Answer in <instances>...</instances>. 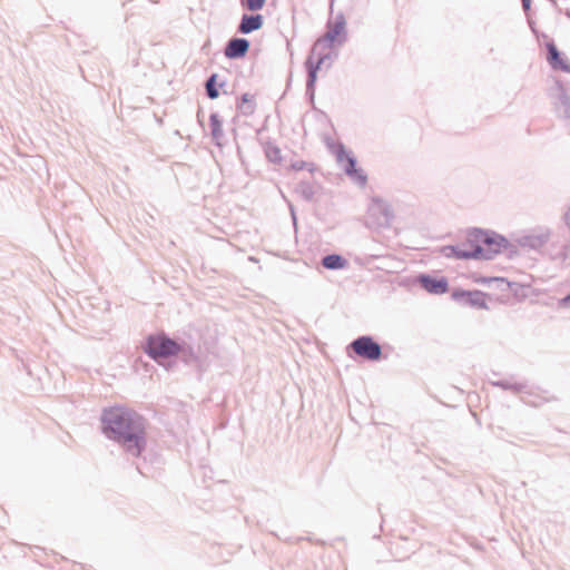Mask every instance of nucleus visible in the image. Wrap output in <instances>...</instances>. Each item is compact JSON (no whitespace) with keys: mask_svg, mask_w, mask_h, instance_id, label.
<instances>
[{"mask_svg":"<svg viewBox=\"0 0 570 570\" xmlns=\"http://www.w3.org/2000/svg\"><path fill=\"white\" fill-rule=\"evenodd\" d=\"M490 384L504 391H511L513 394L527 392L528 389V384L525 382H511L510 380L505 379L490 381Z\"/></svg>","mask_w":570,"mask_h":570,"instance_id":"nucleus-20","label":"nucleus"},{"mask_svg":"<svg viewBox=\"0 0 570 570\" xmlns=\"http://www.w3.org/2000/svg\"><path fill=\"white\" fill-rule=\"evenodd\" d=\"M374 202L377 204V210L383 217V220L379 222L380 226H390L394 215L391 206L386 203H384L382 199L376 198Z\"/></svg>","mask_w":570,"mask_h":570,"instance_id":"nucleus-24","label":"nucleus"},{"mask_svg":"<svg viewBox=\"0 0 570 570\" xmlns=\"http://www.w3.org/2000/svg\"><path fill=\"white\" fill-rule=\"evenodd\" d=\"M218 79L219 75L213 72L207 77V79L204 82L205 94L207 98L210 100L217 99L220 95V92L218 91Z\"/></svg>","mask_w":570,"mask_h":570,"instance_id":"nucleus-21","label":"nucleus"},{"mask_svg":"<svg viewBox=\"0 0 570 570\" xmlns=\"http://www.w3.org/2000/svg\"><path fill=\"white\" fill-rule=\"evenodd\" d=\"M521 3H522L523 11L525 13H528L531 10L532 0L531 1H524V2H521Z\"/></svg>","mask_w":570,"mask_h":570,"instance_id":"nucleus-32","label":"nucleus"},{"mask_svg":"<svg viewBox=\"0 0 570 570\" xmlns=\"http://www.w3.org/2000/svg\"><path fill=\"white\" fill-rule=\"evenodd\" d=\"M503 252H507L508 257L512 258L518 254V248L515 245L511 244V246H508L507 248H503Z\"/></svg>","mask_w":570,"mask_h":570,"instance_id":"nucleus-31","label":"nucleus"},{"mask_svg":"<svg viewBox=\"0 0 570 570\" xmlns=\"http://www.w3.org/2000/svg\"><path fill=\"white\" fill-rule=\"evenodd\" d=\"M331 58H332L331 52L320 53V55L317 56V59H314V58H313V63H314L317 68H322V66H323L327 60H331Z\"/></svg>","mask_w":570,"mask_h":570,"instance_id":"nucleus-29","label":"nucleus"},{"mask_svg":"<svg viewBox=\"0 0 570 570\" xmlns=\"http://www.w3.org/2000/svg\"><path fill=\"white\" fill-rule=\"evenodd\" d=\"M558 307L559 308H568L570 307V292L563 296L562 298H560L558 301Z\"/></svg>","mask_w":570,"mask_h":570,"instance_id":"nucleus-30","label":"nucleus"},{"mask_svg":"<svg viewBox=\"0 0 570 570\" xmlns=\"http://www.w3.org/2000/svg\"><path fill=\"white\" fill-rule=\"evenodd\" d=\"M417 284L428 293L441 295L449 291V281L445 276H435L428 273L419 274Z\"/></svg>","mask_w":570,"mask_h":570,"instance_id":"nucleus-8","label":"nucleus"},{"mask_svg":"<svg viewBox=\"0 0 570 570\" xmlns=\"http://www.w3.org/2000/svg\"><path fill=\"white\" fill-rule=\"evenodd\" d=\"M552 4H557L556 0H549Z\"/></svg>","mask_w":570,"mask_h":570,"instance_id":"nucleus-41","label":"nucleus"},{"mask_svg":"<svg viewBox=\"0 0 570 570\" xmlns=\"http://www.w3.org/2000/svg\"><path fill=\"white\" fill-rule=\"evenodd\" d=\"M551 230L549 228H540L539 233L523 235L518 239L521 247L538 250L542 248L550 239Z\"/></svg>","mask_w":570,"mask_h":570,"instance_id":"nucleus-11","label":"nucleus"},{"mask_svg":"<svg viewBox=\"0 0 570 570\" xmlns=\"http://www.w3.org/2000/svg\"><path fill=\"white\" fill-rule=\"evenodd\" d=\"M440 254L446 258H454L458 261H471L473 252L470 248H463L461 245H444L439 249Z\"/></svg>","mask_w":570,"mask_h":570,"instance_id":"nucleus-17","label":"nucleus"},{"mask_svg":"<svg viewBox=\"0 0 570 570\" xmlns=\"http://www.w3.org/2000/svg\"><path fill=\"white\" fill-rule=\"evenodd\" d=\"M200 112H202V110L199 109V110H198V112H197V119H198V121L203 125V122H202V120H200Z\"/></svg>","mask_w":570,"mask_h":570,"instance_id":"nucleus-37","label":"nucleus"},{"mask_svg":"<svg viewBox=\"0 0 570 570\" xmlns=\"http://www.w3.org/2000/svg\"><path fill=\"white\" fill-rule=\"evenodd\" d=\"M291 168L295 171L302 170V169H308V171L313 173L315 169L314 163H306L304 160H296L292 163Z\"/></svg>","mask_w":570,"mask_h":570,"instance_id":"nucleus-27","label":"nucleus"},{"mask_svg":"<svg viewBox=\"0 0 570 570\" xmlns=\"http://www.w3.org/2000/svg\"><path fill=\"white\" fill-rule=\"evenodd\" d=\"M530 27H531V30L533 31V33L538 36L537 29L534 28L533 23H530Z\"/></svg>","mask_w":570,"mask_h":570,"instance_id":"nucleus-36","label":"nucleus"},{"mask_svg":"<svg viewBox=\"0 0 570 570\" xmlns=\"http://www.w3.org/2000/svg\"><path fill=\"white\" fill-rule=\"evenodd\" d=\"M331 153L335 155L336 163L341 166L344 174L361 188L367 185V174L358 166L355 155L341 141L327 142Z\"/></svg>","mask_w":570,"mask_h":570,"instance_id":"nucleus-4","label":"nucleus"},{"mask_svg":"<svg viewBox=\"0 0 570 570\" xmlns=\"http://www.w3.org/2000/svg\"><path fill=\"white\" fill-rule=\"evenodd\" d=\"M346 352L352 358L360 357L368 362L386 358L383 355L382 345L372 335L357 336L347 345Z\"/></svg>","mask_w":570,"mask_h":570,"instance_id":"nucleus-5","label":"nucleus"},{"mask_svg":"<svg viewBox=\"0 0 570 570\" xmlns=\"http://www.w3.org/2000/svg\"><path fill=\"white\" fill-rule=\"evenodd\" d=\"M264 26V16L257 11L254 13H243L237 26V32L240 35H249Z\"/></svg>","mask_w":570,"mask_h":570,"instance_id":"nucleus-12","label":"nucleus"},{"mask_svg":"<svg viewBox=\"0 0 570 570\" xmlns=\"http://www.w3.org/2000/svg\"><path fill=\"white\" fill-rule=\"evenodd\" d=\"M226 83H227V82H226V80H220V81L218 80V90H219V89H224V87L226 86Z\"/></svg>","mask_w":570,"mask_h":570,"instance_id":"nucleus-34","label":"nucleus"},{"mask_svg":"<svg viewBox=\"0 0 570 570\" xmlns=\"http://www.w3.org/2000/svg\"><path fill=\"white\" fill-rule=\"evenodd\" d=\"M564 14H566V17H567V18H569V19H570V10H569V9H568V10H566Z\"/></svg>","mask_w":570,"mask_h":570,"instance_id":"nucleus-38","label":"nucleus"},{"mask_svg":"<svg viewBox=\"0 0 570 570\" xmlns=\"http://www.w3.org/2000/svg\"><path fill=\"white\" fill-rule=\"evenodd\" d=\"M489 295L480 289H463L454 288L451 293V297L454 302L470 306L478 309H489L487 297Z\"/></svg>","mask_w":570,"mask_h":570,"instance_id":"nucleus-7","label":"nucleus"},{"mask_svg":"<svg viewBox=\"0 0 570 570\" xmlns=\"http://www.w3.org/2000/svg\"><path fill=\"white\" fill-rule=\"evenodd\" d=\"M137 471H138L140 474H142V475H144V472H142V470H141V468H140L139 465H137Z\"/></svg>","mask_w":570,"mask_h":570,"instance_id":"nucleus-39","label":"nucleus"},{"mask_svg":"<svg viewBox=\"0 0 570 570\" xmlns=\"http://www.w3.org/2000/svg\"><path fill=\"white\" fill-rule=\"evenodd\" d=\"M178 338H173L165 332L149 334L141 344L142 351L157 364L166 366V361L174 357L178 350Z\"/></svg>","mask_w":570,"mask_h":570,"instance_id":"nucleus-3","label":"nucleus"},{"mask_svg":"<svg viewBox=\"0 0 570 570\" xmlns=\"http://www.w3.org/2000/svg\"><path fill=\"white\" fill-rule=\"evenodd\" d=\"M209 127H210V136L213 144L222 148L224 146V130H223V120L218 112H212L209 116Z\"/></svg>","mask_w":570,"mask_h":570,"instance_id":"nucleus-16","label":"nucleus"},{"mask_svg":"<svg viewBox=\"0 0 570 570\" xmlns=\"http://www.w3.org/2000/svg\"><path fill=\"white\" fill-rule=\"evenodd\" d=\"M546 59L551 69L570 73V63L568 62L564 53L558 49L553 40L546 42Z\"/></svg>","mask_w":570,"mask_h":570,"instance_id":"nucleus-9","label":"nucleus"},{"mask_svg":"<svg viewBox=\"0 0 570 570\" xmlns=\"http://www.w3.org/2000/svg\"><path fill=\"white\" fill-rule=\"evenodd\" d=\"M335 0H330V13H333Z\"/></svg>","mask_w":570,"mask_h":570,"instance_id":"nucleus-35","label":"nucleus"},{"mask_svg":"<svg viewBox=\"0 0 570 570\" xmlns=\"http://www.w3.org/2000/svg\"><path fill=\"white\" fill-rule=\"evenodd\" d=\"M239 3L244 10L256 12L264 8L266 0H239Z\"/></svg>","mask_w":570,"mask_h":570,"instance_id":"nucleus-26","label":"nucleus"},{"mask_svg":"<svg viewBox=\"0 0 570 570\" xmlns=\"http://www.w3.org/2000/svg\"><path fill=\"white\" fill-rule=\"evenodd\" d=\"M347 41L346 19L343 12H338L334 21L328 20L326 23V32L322 39L315 43L324 42L330 49L342 46Z\"/></svg>","mask_w":570,"mask_h":570,"instance_id":"nucleus-6","label":"nucleus"},{"mask_svg":"<svg viewBox=\"0 0 570 570\" xmlns=\"http://www.w3.org/2000/svg\"><path fill=\"white\" fill-rule=\"evenodd\" d=\"M289 209H291V216L293 219V224L296 225L297 218H296L294 206L292 204H289Z\"/></svg>","mask_w":570,"mask_h":570,"instance_id":"nucleus-33","label":"nucleus"},{"mask_svg":"<svg viewBox=\"0 0 570 570\" xmlns=\"http://www.w3.org/2000/svg\"><path fill=\"white\" fill-rule=\"evenodd\" d=\"M322 266L328 271H340L348 266V261L341 254L331 253L322 257Z\"/></svg>","mask_w":570,"mask_h":570,"instance_id":"nucleus-18","label":"nucleus"},{"mask_svg":"<svg viewBox=\"0 0 570 570\" xmlns=\"http://www.w3.org/2000/svg\"><path fill=\"white\" fill-rule=\"evenodd\" d=\"M100 432L109 441L134 458H140L147 449L148 420L134 409L116 404L100 413Z\"/></svg>","mask_w":570,"mask_h":570,"instance_id":"nucleus-1","label":"nucleus"},{"mask_svg":"<svg viewBox=\"0 0 570 570\" xmlns=\"http://www.w3.org/2000/svg\"><path fill=\"white\" fill-rule=\"evenodd\" d=\"M305 97H306V100L309 102V105L316 112H318L323 117H326L325 112H323L322 110H318L315 106V90L305 89Z\"/></svg>","mask_w":570,"mask_h":570,"instance_id":"nucleus-28","label":"nucleus"},{"mask_svg":"<svg viewBox=\"0 0 570 570\" xmlns=\"http://www.w3.org/2000/svg\"><path fill=\"white\" fill-rule=\"evenodd\" d=\"M208 43H209V41H207V42L203 46V49L208 48Z\"/></svg>","mask_w":570,"mask_h":570,"instance_id":"nucleus-40","label":"nucleus"},{"mask_svg":"<svg viewBox=\"0 0 570 570\" xmlns=\"http://www.w3.org/2000/svg\"><path fill=\"white\" fill-rule=\"evenodd\" d=\"M255 97L249 92H244L237 100L236 108L245 117L252 116L256 110Z\"/></svg>","mask_w":570,"mask_h":570,"instance_id":"nucleus-19","label":"nucleus"},{"mask_svg":"<svg viewBox=\"0 0 570 570\" xmlns=\"http://www.w3.org/2000/svg\"><path fill=\"white\" fill-rule=\"evenodd\" d=\"M474 282L478 284L487 285V286H491V284H495L497 287L502 291L508 289L512 285H514V283H511L507 278L499 277V276H491V277L479 276V277L474 278Z\"/></svg>","mask_w":570,"mask_h":570,"instance_id":"nucleus-22","label":"nucleus"},{"mask_svg":"<svg viewBox=\"0 0 570 570\" xmlns=\"http://www.w3.org/2000/svg\"><path fill=\"white\" fill-rule=\"evenodd\" d=\"M250 48V41L242 37L230 38L224 48V55L227 59L237 60L246 57Z\"/></svg>","mask_w":570,"mask_h":570,"instance_id":"nucleus-10","label":"nucleus"},{"mask_svg":"<svg viewBox=\"0 0 570 570\" xmlns=\"http://www.w3.org/2000/svg\"><path fill=\"white\" fill-rule=\"evenodd\" d=\"M295 193L305 202H313L316 194L315 186L311 181L302 180L295 187Z\"/></svg>","mask_w":570,"mask_h":570,"instance_id":"nucleus-23","label":"nucleus"},{"mask_svg":"<svg viewBox=\"0 0 570 570\" xmlns=\"http://www.w3.org/2000/svg\"><path fill=\"white\" fill-rule=\"evenodd\" d=\"M264 154H265L266 159L269 163H273V164L282 163L283 158H282L281 149L278 148V146H276L274 142H272L269 140L264 145Z\"/></svg>","mask_w":570,"mask_h":570,"instance_id":"nucleus-25","label":"nucleus"},{"mask_svg":"<svg viewBox=\"0 0 570 570\" xmlns=\"http://www.w3.org/2000/svg\"><path fill=\"white\" fill-rule=\"evenodd\" d=\"M462 246H469L473 252L474 261H491L503 253V248L511 246L510 240L495 230L481 227H469L465 230V240Z\"/></svg>","mask_w":570,"mask_h":570,"instance_id":"nucleus-2","label":"nucleus"},{"mask_svg":"<svg viewBox=\"0 0 570 570\" xmlns=\"http://www.w3.org/2000/svg\"><path fill=\"white\" fill-rule=\"evenodd\" d=\"M178 352L174 357L179 358L186 365L198 363V353L195 346L185 340L178 338Z\"/></svg>","mask_w":570,"mask_h":570,"instance_id":"nucleus-15","label":"nucleus"},{"mask_svg":"<svg viewBox=\"0 0 570 570\" xmlns=\"http://www.w3.org/2000/svg\"><path fill=\"white\" fill-rule=\"evenodd\" d=\"M317 43H314L304 61L306 70V89L316 90L317 75L321 68L313 63V56L316 53Z\"/></svg>","mask_w":570,"mask_h":570,"instance_id":"nucleus-14","label":"nucleus"},{"mask_svg":"<svg viewBox=\"0 0 570 570\" xmlns=\"http://www.w3.org/2000/svg\"><path fill=\"white\" fill-rule=\"evenodd\" d=\"M556 89L558 91L556 109L559 117L568 120L570 119V96L567 92V88L561 80H556Z\"/></svg>","mask_w":570,"mask_h":570,"instance_id":"nucleus-13","label":"nucleus"}]
</instances>
